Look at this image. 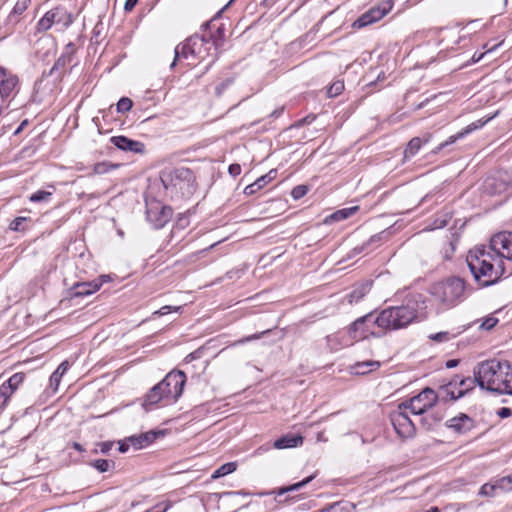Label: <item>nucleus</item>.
<instances>
[{
    "label": "nucleus",
    "instance_id": "nucleus-1",
    "mask_svg": "<svg viewBox=\"0 0 512 512\" xmlns=\"http://www.w3.org/2000/svg\"><path fill=\"white\" fill-rule=\"evenodd\" d=\"M496 258L495 254L486 247L470 250L466 262L474 280L481 287H488L496 284L504 274L503 261L498 258L497 267L492 263Z\"/></svg>",
    "mask_w": 512,
    "mask_h": 512
},
{
    "label": "nucleus",
    "instance_id": "nucleus-2",
    "mask_svg": "<svg viewBox=\"0 0 512 512\" xmlns=\"http://www.w3.org/2000/svg\"><path fill=\"white\" fill-rule=\"evenodd\" d=\"M421 294H410L400 306H390L380 312V325L384 332L407 327L418 317L420 309L425 308Z\"/></svg>",
    "mask_w": 512,
    "mask_h": 512
},
{
    "label": "nucleus",
    "instance_id": "nucleus-3",
    "mask_svg": "<svg viewBox=\"0 0 512 512\" xmlns=\"http://www.w3.org/2000/svg\"><path fill=\"white\" fill-rule=\"evenodd\" d=\"M506 365H509V361L490 359L480 362L475 367L477 385L483 390L497 393L505 375Z\"/></svg>",
    "mask_w": 512,
    "mask_h": 512
},
{
    "label": "nucleus",
    "instance_id": "nucleus-4",
    "mask_svg": "<svg viewBox=\"0 0 512 512\" xmlns=\"http://www.w3.org/2000/svg\"><path fill=\"white\" fill-rule=\"evenodd\" d=\"M465 289V281L460 277L452 276L433 284L430 293L436 301L451 308L464 300Z\"/></svg>",
    "mask_w": 512,
    "mask_h": 512
},
{
    "label": "nucleus",
    "instance_id": "nucleus-5",
    "mask_svg": "<svg viewBox=\"0 0 512 512\" xmlns=\"http://www.w3.org/2000/svg\"><path fill=\"white\" fill-rule=\"evenodd\" d=\"M216 51V43L210 35L195 34L189 37L183 44L176 46L175 58L171 64L174 67L176 61L180 58L204 60L206 57L211 56V51Z\"/></svg>",
    "mask_w": 512,
    "mask_h": 512
},
{
    "label": "nucleus",
    "instance_id": "nucleus-6",
    "mask_svg": "<svg viewBox=\"0 0 512 512\" xmlns=\"http://www.w3.org/2000/svg\"><path fill=\"white\" fill-rule=\"evenodd\" d=\"M380 312L372 311L357 318L347 328L349 337L353 340H363L369 337L379 338L385 335L383 325H380Z\"/></svg>",
    "mask_w": 512,
    "mask_h": 512
},
{
    "label": "nucleus",
    "instance_id": "nucleus-7",
    "mask_svg": "<svg viewBox=\"0 0 512 512\" xmlns=\"http://www.w3.org/2000/svg\"><path fill=\"white\" fill-rule=\"evenodd\" d=\"M438 401V394L429 387L419 394L399 404L400 409H410L413 414L422 415Z\"/></svg>",
    "mask_w": 512,
    "mask_h": 512
},
{
    "label": "nucleus",
    "instance_id": "nucleus-8",
    "mask_svg": "<svg viewBox=\"0 0 512 512\" xmlns=\"http://www.w3.org/2000/svg\"><path fill=\"white\" fill-rule=\"evenodd\" d=\"M186 383L184 372L177 370L169 372L162 381L158 383L159 389L168 398V403L176 402L183 393Z\"/></svg>",
    "mask_w": 512,
    "mask_h": 512
},
{
    "label": "nucleus",
    "instance_id": "nucleus-9",
    "mask_svg": "<svg viewBox=\"0 0 512 512\" xmlns=\"http://www.w3.org/2000/svg\"><path fill=\"white\" fill-rule=\"evenodd\" d=\"M73 22L72 15L62 6H57L47 11L37 23V30L47 31L54 24H61L64 28L69 27Z\"/></svg>",
    "mask_w": 512,
    "mask_h": 512
},
{
    "label": "nucleus",
    "instance_id": "nucleus-10",
    "mask_svg": "<svg viewBox=\"0 0 512 512\" xmlns=\"http://www.w3.org/2000/svg\"><path fill=\"white\" fill-rule=\"evenodd\" d=\"M496 258L512 260V232H500L495 234L487 248Z\"/></svg>",
    "mask_w": 512,
    "mask_h": 512
},
{
    "label": "nucleus",
    "instance_id": "nucleus-11",
    "mask_svg": "<svg viewBox=\"0 0 512 512\" xmlns=\"http://www.w3.org/2000/svg\"><path fill=\"white\" fill-rule=\"evenodd\" d=\"M160 179L165 189H182L192 180V172L187 168H177L162 172Z\"/></svg>",
    "mask_w": 512,
    "mask_h": 512
},
{
    "label": "nucleus",
    "instance_id": "nucleus-12",
    "mask_svg": "<svg viewBox=\"0 0 512 512\" xmlns=\"http://www.w3.org/2000/svg\"><path fill=\"white\" fill-rule=\"evenodd\" d=\"M477 384L476 374L474 378L466 377L461 378L458 382L459 389L456 391L453 389V383H446L440 386V395L444 400H457L463 397L468 391L472 390Z\"/></svg>",
    "mask_w": 512,
    "mask_h": 512
},
{
    "label": "nucleus",
    "instance_id": "nucleus-13",
    "mask_svg": "<svg viewBox=\"0 0 512 512\" xmlns=\"http://www.w3.org/2000/svg\"><path fill=\"white\" fill-rule=\"evenodd\" d=\"M406 409H398L391 413L390 420L391 424L393 425L396 433L403 437V438H409L414 436L416 428L414 426V423L409 418L407 413L405 412Z\"/></svg>",
    "mask_w": 512,
    "mask_h": 512
},
{
    "label": "nucleus",
    "instance_id": "nucleus-14",
    "mask_svg": "<svg viewBox=\"0 0 512 512\" xmlns=\"http://www.w3.org/2000/svg\"><path fill=\"white\" fill-rule=\"evenodd\" d=\"M18 91V76L7 68L0 66V96L2 100L13 98Z\"/></svg>",
    "mask_w": 512,
    "mask_h": 512
},
{
    "label": "nucleus",
    "instance_id": "nucleus-15",
    "mask_svg": "<svg viewBox=\"0 0 512 512\" xmlns=\"http://www.w3.org/2000/svg\"><path fill=\"white\" fill-rule=\"evenodd\" d=\"M146 215L154 228H162L171 218L172 209L168 206L162 205L160 202H155L147 207Z\"/></svg>",
    "mask_w": 512,
    "mask_h": 512
},
{
    "label": "nucleus",
    "instance_id": "nucleus-16",
    "mask_svg": "<svg viewBox=\"0 0 512 512\" xmlns=\"http://www.w3.org/2000/svg\"><path fill=\"white\" fill-rule=\"evenodd\" d=\"M499 111H496L495 113L489 115V116H486V117H483L481 119H478L472 123H470L469 125H467L465 128H463L461 131H459L458 133H456L455 135H452L450 136L446 141L442 142L441 144H439L435 150V152H438V151H441L442 149H444L446 146L450 145V144H453L455 143L457 140L459 139H462L464 138L465 136H467L468 134L472 133L473 131L475 130H478L480 128H482L484 125H486L489 121H491L492 119H494L497 115H498Z\"/></svg>",
    "mask_w": 512,
    "mask_h": 512
},
{
    "label": "nucleus",
    "instance_id": "nucleus-17",
    "mask_svg": "<svg viewBox=\"0 0 512 512\" xmlns=\"http://www.w3.org/2000/svg\"><path fill=\"white\" fill-rule=\"evenodd\" d=\"M445 426L457 434H466L475 428V421L465 413L446 421Z\"/></svg>",
    "mask_w": 512,
    "mask_h": 512
},
{
    "label": "nucleus",
    "instance_id": "nucleus-18",
    "mask_svg": "<svg viewBox=\"0 0 512 512\" xmlns=\"http://www.w3.org/2000/svg\"><path fill=\"white\" fill-rule=\"evenodd\" d=\"M110 141L114 146L123 151L143 153L145 149V145L142 142L129 139L126 136H113Z\"/></svg>",
    "mask_w": 512,
    "mask_h": 512
},
{
    "label": "nucleus",
    "instance_id": "nucleus-19",
    "mask_svg": "<svg viewBox=\"0 0 512 512\" xmlns=\"http://www.w3.org/2000/svg\"><path fill=\"white\" fill-rule=\"evenodd\" d=\"M486 185L491 187L493 193H501L512 185V179H507V172L499 171L486 180Z\"/></svg>",
    "mask_w": 512,
    "mask_h": 512
},
{
    "label": "nucleus",
    "instance_id": "nucleus-20",
    "mask_svg": "<svg viewBox=\"0 0 512 512\" xmlns=\"http://www.w3.org/2000/svg\"><path fill=\"white\" fill-rule=\"evenodd\" d=\"M372 281H365L356 285L351 292L346 295L349 304L360 302L371 290Z\"/></svg>",
    "mask_w": 512,
    "mask_h": 512
},
{
    "label": "nucleus",
    "instance_id": "nucleus-21",
    "mask_svg": "<svg viewBox=\"0 0 512 512\" xmlns=\"http://www.w3.org/2000/svg\"><path fill=\"white\" fill-rule=\"evenodd\" d=\"M101 286L102 282L98 281L77 283L72 288V294L74 297L88 296L98 291Z\"/></svg>",
    "mask_w": 512,
    "mask_h": 512
},
{
    "label": "nucleus",
    "instance_id": "nucleus-22",
    "mask_svg": "<svg viewBox=\"0 0 512 512\" xmlns=\"http://www.w3.org/2000/svg\"><path fill=\"white\" fill-rule=\"evenodd\" d=\"M161 401H166L168 403V398L164 395L161 389H159L158 384L153 386L145 396L143 407L146 410L151 409L154 405L158 404Z\"/></svg>",
    "mask_w": 512,
    "mask_h": 512
},
{
    "label": "nucleus",
    "instance_id": "nucleus-23",
    "mask_svg": "<svg viewBox=\"0 0 512 512\" xmlns=\"http://www.w3.org/2000/svg\"><path fill=\"white\" fill-rule=\"evenodd\" d=\"M384 231L372 235L366 242L363 244L356 246L353 248L352 253L353 255H358L361 253H369L372 249L376 248L380 245V243L384 240Z\"/></svg>",
    "mask_w": 512,
    "mask_h": 512
},
{
    "label": "nucleus",
    "instance_id": "nucleus-24",
    "mask_svg": "<svg viewBox=\"0 0 512 512\" xmlns=\"http://www.w3.org/2000/svg\"><path fill=\"white\" fill-rule=\"evenodd\" d=\"M393 6V0H383L378 5L369 9L368 12L375 23L386 16L392 10Z\"/></svg>",
    "mask_w": 512,
    "mask_h": 512
},
{
    "label": "nucleus",
    "instance_id": "nucleus-25",
    "mask_svg": "<svg viewBox=\"0 0 512 512\" xmlns=\"http://www.w3.org/2000/svg\"><path fill=\"white\" fill-rule=\"evenodd\" d=\"M358 210H359V206H352V207L339 209V210L335 211L334 213L330 214L329 216H327L324 220V223L330 224L332 222H338V221L348 219L349 217L354 215Z\"/></svg>",
    "mask_w": 512,
    "mask_h": 512
},
{
    "label": "nucleus",
    "instance_id": "nucleus-26",
    "mask_svg": "<svg viewBox=\"0 0 512 512\" xmlns=\"http://www.w3.org/2000/svg\"><path fill=\"white\" fill-rule=\"evenodd\" d=\"M380 367V362L368 360L363 362H357L353 367V373L356 375H365L370 371H374Z\"/></svg>",
    "mask_w": 512,
    "mask_h": 512
},
{
    "label": "nucleus",
    "instance_id": "nucleus-27",
    "mask_svg": "<svg viewBox=\"0 0 512 512\" xmlns=\"http://www.w3.org/2000/svg\"><path fill=\"white\" fill-rule=\"evenodd\" d=\"M156 438L155 433H145L141 434L139 436H131L128 438V442L131 443V445L135 449H142L145 446H147L149 443H151Z\"/></svg>",
    "mask_w": 512,
    "mask_h": 512
},
{
    "label": "nucleus",
    "instance_id": "nucleus-28",
    "mask_svg": "<svg viewBox=\"0 0 512 512\" xmlns=\"http://www.w3.org/2000/svg\"><path fill=\"white\" fill-rule=\"evenodd\" d=\"M501 381V387L497 394H508L512 396V363L509 362V365H506L505 375Z\"/></svg>",
    "mask_w": 512,
    "mask_h": 512
},
{
    "label": "nucleus",
    "instance_id": "nucleus-29",
    "mask_svg": "<svg viewBox=\"0 0 512 512\" xmlns=\"http://www.w3.org/2000/svg\"><path fill=\"white\" fill-rule=\"evenodd\" d=\"M68 369V361H63L50 376V387L53 388L54 391H57L61 378L67 372Z\"/></svg>",
    "mask_w": 512,
    "mask_h": 512
},
{
    "label": "nucleus",
    "instance_id": "nucleus-30",
    "mask_svg": "<svg viewBox=\"0 0 512 512\" xmlns=\"http://www.w3.org/2000/svg\"><path fill=\"white\" fill-rule=\"evenodd\" d=\"M30 3L31 0H17L11 13L8 16L9 22L17 23L19 21V16L27 10Z\"/></svg>",
    "mask_w": 512,
    "mask_h": 512
},
{
    "label": "nucleus",
    "instance_id": "nucleus-31",
    "mask_svg": "<svg viewBox=\"0 0 512 512\" xmlns=\"http://www.w3.org/2000/svg\"><path fill=\"white\" fill-rule=\"evenodd\" d=\"M273 172L274 171H270L268 174L258 178L254 183L248 185L245 188V193L253 194V193L257 192L259 189L263 188L273 178V176H272Z\"/></svg>",
    "mask_w": 512,
    "mask_h": 512
},
{
    "label": "nucleus",
    "instance_id": "nucleus-32",
    "mask_svg": "<svg viewBox=\"0 0 512 512\" xmlns=\"http://www.w3.org/2000/svg\"><path fill=\"white\" fill-rule=\"evenodd\" d=\"M421 145H422V140L421 138L419 137H414L412 138L406 148H405V151H404V158L405 159H410L412 158L413 156H415L418 151L420 150L421 148Z\"/></svg>",
    "mask_w": 512,
    "mask_h": 512
},
{
    "label": "nucleus",
    "instance_id": "nucleus-33",
    "mask_svg": "<svg viewBox=\"0 0 512 512\" xmlns=\"http://www.w3.org/2000/svg\"><path fill=\"white\" fill-rule=\"evenodd\" d=\"M237 468L236 462H228L223 465H221L219 468H217L213 474L212 479H218L221 477H224L230 473H233Z\"/></svg>",
    "mask_w": 512,
    "mask_h": 512
},
{
    "label": "nucleus",
    "instance_id": "nucleus-34",
    "mask_svg": "<svg viewBox=\"0 0 512 512\" xmlns=\"http://www.w3.org/2000/svg\"><path fill=\"white\" fill-rule=\"evenodd\" d=\"M15 392L4 383L0 386V410L7 406L8 401Z\"/></svg>",
    "mask_w": 512,
    "mask_h": 512
},
{
    "label": "nucleus",
    "instance_id": "nucleus-35",
    "mask_svg": "<svg viewBox=\"0 0 512 512\" xmlns=\"http://www.w3.org/2000/svg\"><path fill=\"white\" fill-rule=\"evenodd\" d=\"M24 379V373H15L6 382H4V384L15 392L23 383Z\"/></svg>",
    "mask_w": 512,
    "mask_h": 512
},
{
    "label": "nucleus",
    "instance_id": "nucleus-36",
    "mask_svg": "<svg viewBox=\"0 0 512 512\" xmlns=\"http://www.w3.org/2000/svg\"><path fill=\"white\" fill-rule=\"evenodd\" d=\"M344 90V82L342 80L334 81L327 89V96L329 98L337 97Z\"/></svg>",
    "mask_w": 512,
    "mask_h": 512
},
{
    "label": "nucleus",
    "instance_id": "nucleus-37",
    "mask_svg": "<svg viewBox=\"0 0 512 512\" xmlns=\"http://www.w3.org/2000/svg\"><path fill=\"white\" fill-rule=\"evenodd\" d=\"M52 196V191L38 190L30 196L32 202H48Z\"/></svg>",
    "mask_w": 512,
    "mask_h": 512
},
{
    "label": "nucleus",
    "instance_id": "nucleus-38",
    "mask_svg": "<svg viewBox=\"0 0 512 512\" xmlns=\"http://www.w3.org/2000/svg\"><path fill=\"white\" fill-rule=\"evenodd\" d=\"M91 465L99 472L104 473L109 471L110 468L114 466V462L106 459H98L92 462Z\"/></svg>",
    "mask_w": 512,
    "mask_h": 512
},
{
    "label": "nucleus",
    "instance_id": "nucleus-39",
    "mask_svg": "<svg viewBox=\"0 0 512 512\" xmlns=\"http://www.w3.org/2000/svg\"><path fill=\"white\" fill-rule=\"evenodd\" d=\"M495 485L498 490L511 491L512 490V475H508V476L498 479L495 482Z\"/></svg>",
    "mask_w": 512,
    "mask_h": 512
},
{
    "label": "nucleus",
    "instance_id": "nucleus-40",
    "mask_svg": "<svg viewBox=\"0 0 512 512\" xmlns=\"http://www.w3.org/2000/svg\"><path fill=\"white\" fill-rule=\"evenodd\" d=\"M373 20L369 14V12H365L364 14H362L354 23H353V27L354 28H363V27H366L370 24H373Z\"/></svg>",
    "mask_w": 512,
    "mask_h": 512
},
{
    "label": "nucleus",
    "instance_id": "nucleus-41",
    "mask_svg": "<svg viewBox=\"0 0 512 512\" xmlns=\"http://www.w3.org/2000/svg\"><path fill=\"white\" fill-rule=\"evenodd\" d=\"M309 191V186L302 184L295 186L292 191L290 192V195L293 197V199L298 200L305 196Z\"/></svg>",
    "mask_w": 512,
    "mask_h": 512
},
{
    "label": "nucleus",
    "instance_id": "nucleus-42",
    "mask_svg": "<svg viewBox=\"0 0 512 512\" xmlns=\"http://www.w3.org/2000/svg\"><path fill=\"white\" fill-rule=\"evenodd\" d=\"M133 106L132 100L127 97H122L117 103V111L125 113L131 110Z\"/></svg>",
    "mask_w": 512,
    "mask_h": 512
},
{
    "label": "nucleus",
    "instance_id": "nucleus-43",
    "mask_svg": "<svg viewBox=\"0 0 512 512\" xmlns=\"http://www.w3.org/2000/svg\"><path fill=\"white\" fill-rule=\"evenodd\" d=\"M115 167L116 165H111L106 162L96 163L93 166V174H105Z\"/></svg>",
    "mask_w": 512,
    "mask_h": 512
},
{
    "label": "nucleus",
    "instance_id": "nucleus-44",
    "mask_svg": "<svg viewBox=\"0 0 512 512\" xmlns=\"http://www.w3.org/2000/svg\"><path fill=\"white\" fill-rule=\"evenodd\" d=\"M496 490H498V489H497L495 483L494 484L485 483L484 485L481 486L478 494L480 496L491 497V496H494Z\"/></svg>",
    "mask_w": 512,
    "mask_h": 512
},
{
    "label": "nucleus",
    "instance_id": "nucleus-45",
    "mask_svg": "<svg viewBox=\"0 0 512 512\" xmlns=\"http://www.w3.org/2000/svg\"><path fill=\"white\" fill-rule=\"evenodd\" d=\"M314 475H309L305 477L303 480L295 482L290 484V493L294 491H299L301 488H303L306 484L311 482L314 479Z\"/></svg>",
    "mask_w": 512,
    "mask_h": 512
},
{
    "label": "nucleus",
    "instance_id": "nucleus-46",
    "mask_svg": "<svg viewBox=\"0 0 512 512\" xmlns=\"http://www.w3.org/2000/svg\"><path fill=\"white\" fill-rule=\"evenodd\" d=\"M27 220V217H17L10 223L9 228L13 231H23V223Z\"/></svg>",
    "mask_w": 512,
    "mask_h": 512
},
{
    "label": "nucleus",
    "instance_id": "nucleus-47",
    "mask_svg": "<svg viewBox=\"0 0 512 512\" xmlns=\"http://www.w3.org/2000/svg\"><path fill=\"white\" fill-rule=\"evenodd\" d=\"M181 309L180 306H170V305H166V306H163L161 307L159 310L155 311L153 313V315H158V316H164V315H167L169 314L170 312L172 311H179Z\"/></svg>",
    "mask_w": 512,
    "mask_h": 512
},
{
    "label": "nucleus",
    "instance_id": "nucleus-48",
    "mask_svg": "<svg viewBox=\"0 0 512 512\" xmlns=\"http://www.w3.org/2000/svg\"><path fill=\"white\" fill-rule=\"evenodd\" d=\"M429 338L437 342H446L449 341L451 337L449 332H438L435 334H431Z\"/></svg>",
    "mask_w": 512,
    "mask_h": 512
},
{
    "label": "nucleus",
    "instance_id": "nucleus-49",
    "mask_svg": "<svg viewBox=\"0 0 512 512\" xmlns=\"http://www.w3.org/2000/svg\"><path fill=\"white\" fill-rule=\"evenodd\" d=\"M498 323V319L495 318V317H487L483 322L482 324L480 325V327L482 329H485V330H491L493 327L496 326V324Z\"/></svg>",
    "mask_w": 512,
    "mask_h": 512
},
{
    "label": "nucleus",
    "instance_id": "nucleus-50",
    "mask_svg": "<svg viewBox=\"0 0 512 512\" xmlns=\"http://www.w3.org/2000/svg\"><path fill=\"white\" fill-rule=\"evenodd\" d=\"M303 444V437L299 434L290 433V448L298 447Z\"/></svg>",
    "mask_w": 512,
    "mask_h": 512
},
{
    "label": "nucleus",
    "instance_id": "nucleus-51",
    "mask_svg": "<svg viewBox=\"0 0 512 512\" xmlns=\"http://www.w3.org/2000/svg\"><path fill=\"white\" fill-rule=\"evenodd\" d=\"M273 447L276 449L288 448V435H283L281 438L273 443Z\"/></svg>",
    "mask_w": 512,
    "mask_h": 512
},
{
    "label": "nucleus",
    "instance_id": "nucleus-52",
    "mask_svg": "<svg viewBox=\"0 0 512 512\" xmlns=\"http://www.w3.org/2000/svg\"><path fill=\"white\" fill-rule=\"evenodd\" d=\"M228 172L231 176L236 177L241 173V166L239 164H231L228 168Z\"/></svg>",
    "mask_w": 512,
    "mask_h": 512
},
{
    "label": "nucleus",
    "instance_id": "nucleus-53",
    "mask_svg": "<svg viewBox=\"0 0 512 512\" xmlns=\"http://www.w3.org/2000/svg\"><path fill=\"white\" fill-rule=\"evenodd\" d=\"M497 415L500 418H507L512 415V410L509 407H502L497 411Z\"/></svg>",
    "mask_w": 512,
    "mask_h": 512
},
{
    "label": "nucleus",
    "instance_id": "nucleus-54",
    "mask_svg": "<svg viewBox=\"0 0 512 512\" xmlns=\"http://www.w3.org/2000/svg\"><path fill=\"white\" fill-rule=\"evenodd\" d=\"M113 446V442H102L99 444L100 452L103 454H107Z\"/></svg>",
    "mask_w": 512,
    "mask_h": 512
},
{
    "label": "nucleus",
    "instance_id": "nucleus-55",
    "mask_svg": "<svg viewBox=\"0 0 512 512\" xmlns=\"http://www.w3.org/2000/svg\"><path fill=\"white\" fill-rule=\"evenodd\" d=\"M201 357V352L196 350L190 354H188L185 358L186 362H191L193 360L199 359Z\"/></svg>",
    "mask_w": 512,
    "mask_h": 512
},
{
    "label": "nucleus",
    "instance_id": "nucleus-56",
    "mask_svg": "<svg viewBox=\"0 0 512 512\" xmlns=\"http://www.w3.org/2000/svg\"><path fill=\"white\" fill-rule=\"evenodd\" d=\"M139 0H126L124 9L125 11H131L136 6Z\"/></svg>",
    "mask_w": 512,
    "mask_h": 512
},
{
    "label": "nucleus",
    "instance_id": "nucleus-57",
    "mask_svg": "<svg viewBox=\"0 0 512 512\" xmlns=\"http://www.w3.org/2000/svg\"><path fill=\"white\" fill-rule=\"evenodd\" d=\"M132 446L130 442L127 441H124V442H121L119 443V451L121 453H125L129 450V447Z\"/></svg>",
    "mask_w": 512,
    "mask_h": 512
},
{
    "label": "nucleus",
    "instance_id": "nucleus-58",
    "mask_svg": "<svg viewBox=\"0 0 512 512\" xmlns=\"http://www.w3.org/2000/svg\"><path fill=\"white\" fill-rule=\"evenodd\" d=\"M290 507H292V512H298L301 510V505L298 504L293 497H290Z\"/></svg>",
    "mask_w": 512,
    "mask_h": 512
},
{
    "label": "nucleus",
    "instance_id": "nucleus-59",
    "mask_svg": "<svg viewBox=\"0 0 512 512\" xmlns=\"http://www.w3.org/2000/svg\"><path fill=\"white\" fill-rule=\"evenodd\" d=\"M460 360L458 359H450L446 362V368L448 369H451V368H455L456 366H458Z\"/></svg>",
    "mask_w": 512,
    "mask_h": 512
},
{
    "label": "nucleus",
    "instance_id": "nucleus-60",
    "mask_svg": "<svg viewBox=\"0 0 512 512\" xmlns=\"http://www.w3.org/2000/svg\"><path fill=\"white\" fill-rule=\"evenodd\" d=\"M260 336H261V334H253L251 336H247L246 338H243V339L239 340L238 343H245V342H248V341L259 339Z\"/></svg>",
    "mask_w": 512,
    "mask_h": 512
},
{
    "label": "nucleus",
    "instance_id": "nucleus-61",
    "mask_svg": "<svg viewBox=\"0 0 512 512\" xmlns=\"http://www.w3.org/2000/svg\"><path fill=\"white\" fill-rule=\"evenodd\" d=\"M484 56V53H480L478 54L477 52H475L472 56V62L476 63L478 61H480L482 59V57Z\"/></svg>",
    "mask_w": 512,
    "mask_h": 512
},
{
    "label": "nucleus",
    "instance_id": "nucleus-62",
    "mask_svg": "<svg viewBox=\"0 0 512 512\" xmlns=\"http://www.w3.org/2000/svg\"><path fill=\"white\" fill-rule=\"evenodd\" d=\"M459 380H461V378L458 375H456L448 383H453V389L455 390V388L458 387Z\"/></svg>",
    "mask_w": 512,
    "mask_h": 512
},
{
    "label": "nucleus",
    "instance_id": "nucleus-63",
    "mask_svg": "<svg viewBox=\"0 0 512 512\" xmlns=\"http://www.w3.org/2000/svg\"><path fill=\"white\" fill-rule=\"evenodd\" d=\"M109 280H110V276H108V275H102V276H100V277H99V279H97L96 281H98V282H102V284H103V283H105V282H108Z\"/></svg>",
    "mask_w": 512,
    "mask_h": 512
},
{
    "label": "nucleus",
    "instance_id": "nucleus-64",
    "mask_svg": "<svg viewBox=\"0 0 512 512\" xmlns=\"http://www.w3.org/2000/svg\"><path fill=\"white\" fill-rule=\"evenodd\" d=\"M73 448H74L75 450L79 451V452L84 451V449H83L82 445H81V444H79V443H77V442H74V443H73Z\"/></svg>",
    "mask_w": 512,
    "mask_h": 512
}]
</instances>
